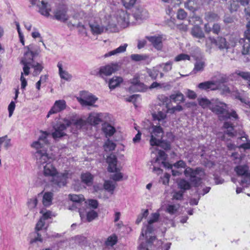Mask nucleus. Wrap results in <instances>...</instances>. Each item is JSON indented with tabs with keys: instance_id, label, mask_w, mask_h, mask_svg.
<instances>
[{
	"instance_id": "nucleus-37",
	"label": "nucleus",
	"mask_w": 250,
	"mask_h": 250,
	"mask_svg": "<svg viewBox=\"0 0 250 250\" xmlns=\"http://www.w3.org/2000/svg\"><path fill=\"white\" fill-rule=\"evenodd\" d=\"M205 66V63L204 61L201 60L197 61L194 64V68L193 71L195 73L198 72L202 71L204 70Z\"/></svg>"
},
{
	"instance_id": "nucleus-18",
	"label": "nucleus",
	"mask_w": 250,
	"mask_h": 250,
	"mask_svg": "<svg viewBox=\"0 0 250 250\" xmlns=\"http://www.w3.org/2000/svg\"><path fill=\"white\" fill-rule=\"evenodd\" d=\"M147 39L152 43L153 46L157 50H161L163 47V37L160 36L147 37Z\"/></svg>"
},
{
	"instance_id": "nucleus-46",
	"label": "nucleus",
	"mask_w": 250,
	"mask_h": 250,
	"mask_svg": "<svg viewBox=\"0 0 250 250\" xmlns=\"http://www.w3.org/2000/svg\"><path fill=\"white\" fill-rule=\"evenodd\" d=\"M98 216L97 213L93 210H90L86 213V217H85V221L91 222L95 219Z\"/></svg>"
},
{
	"instance_id": "nucleus-5",
	"label": "nucleus",
	"mask_w": 250,
	"mask_h": 250,
	"mask_svg": "<svg viewBox=\"0 0 250 250\" xmlns=\"http://www.w3.org/2000/svg\"><path fill=\"white\" fill-rule=\"evenodd\" d=\"M150 134V144L152 146H159L162 143L164 131L160 126L151 125L148 128Z\"/></svg>"
},
{
	"instance_id": "nucleus-45",
	"label": "nucleus",
	"mask_w": 250,
	"mask_h": 250,
	"mask_svg": "<svg viewBox=\"0 0 250 250\" xmlns=\"http://www.w3.org/2000/svg\"><path fill=\"white\" fill-rule=\"evenodd\" d=\"M116 186V183L109 180L105 181L104 185V189L108 191H113Z\"/></svg>"
},
{
	"instance_id": "nucleus-63",
	"label": "nucleus",
	"mask_w": 250,
	"mask_h": 250,
	"mask_svg": "<svg viewBox=\"0 0 250 250\" xmlns=\"http://www.w3.org/2000/svg\"><path fill=\"white\" fill-rule=\"evenodd\" d=\"M123 5L127 8L133 6L136 2V0H122Z\"/></svg>"
},
{
	"instance_id": "nucleus-2",
	"label": "nucleus",
	"mask_w": 250,
	"mask_h": 250,
	"mask_svg": "<svg viewBox=\"0 0 250 250\" xmlns=\"http://www.w3.org/2000/svg\"><path fill=\"white\" fill-rule=\"evenodd\" d=\"M159 216L160 215L158 213L155 212L151 214L147 224L142 229L141 236L143 237L145 236L148 243L152 242L155 239V237L151 235L153 230L152 224L158 220Z\"/></svg>"
},
{
	"instance_id": "nucleus-62",
	"label": "nucleus",
	"mask_w": 250,
	"mask_h": 250,
	"mask_svg": "<svg viewBox=\"0 0 250 250\" xmlns=\"http://www.w3.org/2000/svg\"><path fill=\"white\" fill-rule=\"evenodd\" d=\"M73 124L77 128H81L83 126L86 124L85 121L80 119L74 121L73 123L71 122V125Z\"/></svg>"
},
{
	"instance_id": "nucleus-7",
	"label": "nucleus",
	"mask_w": 250,
	"mask_h": 250,
	"mask_svg": "<svg viewBox=\"0 0 250 250\" xmlns=\"http://www.w3.org/2000/svg\"><path fill=\"white\" fill-rule=\"evenodd\" d=\"M30 2L32 5L37 6L41 14L47 17L50 16L51 8L48 2V0H30Z\"/></svg>"
},
{
	"instance_id": "nucleus-55",
	"label": "nucleus",
	"mask_w": 250,
	"mask_h": 250,
	"mask_svg": "<svg viewBox=\"0 0 250 250\" xmlns=\"http://www.w3.org/2000/svg\"><path fill=\"white\" fill-rule=\"evenodd\" d=\"M184 191L183 190L175 191L173 192L172 198L173 200H181L183 198V194Z\"/></svg>"
},
{
	"instance_id": "nucleus-28",
	"label": "nucleus",
	"mask_w": 250,
	"mask_h": 250,
	"mask_svg": "<svg viewBox=\"0 0 250 250\" xmlns=\"http://www.w3.org/2000/svg\"><path fill=\"white\" fill-rule=\"evenodd\" d=\"M87 121L92 125L99 124L102 120L100 118V114L98 113H91L87 118Z\"/></svg>"
},
{
	"instance_id": "nucleus-36",
	"label": "nucleus",
	"mask_w": 250,
	"mask_h": 250,
	"mask_svg": "<svg viewBox=\"0 0 250 250\" xmlns=\"http://www.w3.org/2000/svg\"><path fill=\"white\" fill-rule=\"evenodd\" d=\"M69 198L71 201L75 203H81L84 201V198L82 194H70Z\"/></svg>"
},
{
	"instance_id": "nucleus-49",
	"label": "nucleus",
	"mask_w": 250,
	"mask_h": 250,
	"mask_svg": "<svg viewBox=\"0 0 250 250\" xmlns=\"http://www.w3.org/2000/svg\"><path fill=\"white\" fill-rule=\"evenodd\" d=\"M172 62L168 61L166 63L160 64L159 66L162 68L163 71L168 72L172 69Z\"/></svg>"
},
{
	"instance_id": "nucleus-8",
	"label": "nucleus",
	"mask_w": 250,
	"mask_h": 250,
	"mask_svg": "<svg viewBox=\"0 0 250 250\" xmlns=\"http://www.w3.org/2000/svg\"><path fill=\"white\" fill-rule=\"evenodd\" d=\"M63 123H59L54 126L55 131L52 134V137L54 139L61 138L66 135L65 130L67 127L71 125V122L66 119L63 120Z\"/></svg>"
},
{
	"instance_id": "nucleus-41",
	"label": "nucleus",
	"mask_w": 250,
	"mask_h": 250,
	"mask_svg": "<svg viewBox=\"0 0 250 250\" xmlns=\"http://www.w3.org/2000/svg\"><path fill=\"white\" fill-rule=\"evenodd\" d=\"M31 66L34 69L33 72L34 76L38 75L41 72L43 68V67L41 65V64L35 62L31 64Z\"/></svg>"
},
{
	"instance_id": "nucleus-64",
	"label": "nucleus",
	"mask_w": 250,
	"mask_h": 250,
	"mask_svg": "<svg viewBox=\"0 0 250 250\" xmlns=\"http://www.w3.org/2000/svg\"><path fill=\"white\" fill-rule=\"evenodd\" d=\"M187 17V13L183 9L178 11L177 17L179 20H184Z\"/></svg>"
},
{
	"instance_id": "nucleus-1",
	"label": "nucleus",
	"mask_w": 250,
	"mask_h": 250,
	"mask_svg": "<svg viewBox=\"0 0 250 250\" xmlns=\"http://www.w3.org/2000/svg\"><path fill=\"white\" fill-rule=\"evenodd\" d=\"M48 134L46 132H42L39 139L34 142L31 145V147L36 149L35 153L37 164L43 168L42 173L45 177H51L53 183L59 187L64 186L66 184V180L71 177V173L68 171L63 173H58L57 170L52 163L54 158L52 154L47 152L49 144L47 139Z\"/></svg>"
},
{
	"instance_id": "nucleus-30",
	"label": "nucleus",
	"mask_w": 250,
	"mask_h": 250,
	"mask_svg": "<svg viewBox=\"0 0 250 250\" xmlns=\"http://www.w3.org/2000/svg\"><path fill=\"white\" fill-rule=\"evenodd\" d=\"M192 35L197 38L202 39L205 37L204 34L198 25H194L191 30Z\"/></svg>"
},
{
	"instance_id": "nucleus-22",
	"label": "nucleus",
	"mask_w": 250,
	"mask_h": 250,
	"mask_svg": "<svg viewBox=\"0 0 250 250\" xmlns=\"http://www.w3.org/2000/svg\"><path fill=\"white\" fill-rule=\"evenodd\" d=\"M198 87L199 88L202 90H208L210 89L211 90H214L218 89V86L215 83L211 81H207L203 83H200Z\"/></svg>"
},
{
	"instance_id": "nucleus-54",
	"label": "nucleus",
	"mask_w": 250,
	"mask_h": 250,
	"mask_svg": "<svg viewBox=\"0 0 250 250\" xmlns=\"http://www.w3.org/2000/svg\"><path fill=\"white\" fill-rule=\"evenodd\" d=\"M147 73L152 80H156L159 73V71L158 70L154 68L149 69L147 70Z\"/></svg>"
},
{
	"instance_id": "nucleus-52",
	"label": "nucleus",
	"mask_w": 250,
	"mask_h": 250,
	"mask_svg": "<svg viewBox=\"0 0 250 250\" xmlns=\"http://www.w3.org/2000/svg\"><path fill=\"white\" fill-rule=\"evenodd\" d=\"M148 215V209H143L142 213L140 214L136 219V223L139 224L143 220V218L146 217Z\"/></svg>"
},
{
	"instance_id": "nucleus-24",
	"label": "nucleus",
	"mask_w": 250,
	"mask_h": 250,
	"mask_svg": "<svg viewBox=\"0 0 250 250\" xmlns=\"http://www.w3.org/2000/svg\"><path fill=\"white\" fill-rule=\"evenodd\" d=\"M102 129L106 137H110L115 132V128L107 123H104L102 124Z\"/></svg>"
},
{
	"instance_id": "nucleus-32",
	"label": "nucleus",
	"mask_w": 250,
	"mask_h": 250,
	"mask_svg": "<svg viewBox=\"0 0 250 250\" xmlns=\"http://www.w3.org/2000/svg\"><path fill=\"white\" fill-rule=\"evenodd\" d=\"M165 167H167L169 169H172L173 167L175 168H185L186 167V164L185 162L182 160H180L176 163H174L173 165L167 163H163Z\"/></svg>"
},
{
	"instance_id": "nucleus-4",
	"label": "nucleus",
	"mask_w": 250,
	"mask_h": 250,
	"mask_svg": "<svg viewBox=\"0 0 250 250\" xmlns=\"http://www.w3.org/2000/svg\"><path fill=\"white\" fill-rule=\"evenodd\" d=\"M106 162L108 164V171L110 172H116L111 175V178L114 181H120L123 177V174L120 172V168L117 167V159L116 156L111 154L107 157Z\"/></svg>"
},
{
	"instance_id": "nucleus-26",
	"label": "nucleus",
	"mask_w": 250,
	"mask_h": 250,
	"mask_svg": "<svg viewBox=\"0 0 250 250\" xmlns=\"http://www.w3.org/2000/svg\"><path fill=\"white\" fill-rule=\"evenodd\" d=\"M216 45L221 50L228 49L229 48V44L226 41L225 38L223 37H218L217 39L214 40Z\"/></svg>"
},
{
	"instance_id": "nucleus-40",
	"label": "nucleus",
	"mask_w": 250,
	"mask_h": 250,
	"mask_svg": "<svg viewBox=\"0 0 250 250\" xmlns=\"http://www.w3.org/2000/svg\"><path fill=\"white\" fill-rule=\"evenodd\" d=\"M148 57L146 55L134 54L130 56V58L134 62L144 61L148 59Z\"/></svg>"
},
{
	"instance_id": "nucleus-50",
	"label": "nucleus",
	"mask_w": 250,
	"mask_h": 250,
	"mask_svg": "<svg viewBox=\"0 0 250 250\" xmlns=\"http://www.w3.org/2000/svg\"><path fill=\"white\" fill-rule=\"evenodd\" d=\"M116 147V145L112 141L109 139L105 143L104 145V149L106 151L113 150Z\"/></svg>"
},
{
	"instance_id": "nucleus-61",
	"label": "nucleus",
	"mask_w": 250,
	"mask_h": 250,
	"mask_svg": "<svg viewBox=\"0 0 250 250\" xmlns=\"http://www.w3.org/2000/svg\"><path fill=\"white\" fill-rule=\"evenodd\" d=\"M225 113L226 114L225 117L227 119L232 118L236 120L238 118V115L237 114L236 111L233 110H231L230 112H229L227 110V111Z\"/></svg>"
},
{
	"instance_id": "nucleus-51",
	"label": "nucleus",
	"mask_w": 250,
	"mask_h": 250,
	"mask_svg": "<svg viewBox=\"0 0 250 250\" xmlns=\"http://www.w3.org/2000/svg\"><path fill=\"white\" fill-rule=\"evenodd\" d=\"M34 56V53L32 51H29L24 54V57L22 59L26 60L28 62H30V64H31L34 62L33 61Z\"/></svg>"
},
{
	"instance_id": "nucleus-9",
	"label": "nucleus",
	"mask_w": 250,
	"mask_h": 250,
	"mask_svg": "<svg viewBox=\"0 0 250 250\" xmlns=\"http://www.w3.org/2000/svg\"><path fill=\"white\" fill-rule=\"evenodd\" d=\"M228 105L218 99L211 100L210 110L214 113L220 115L227 111Z\"/></svg>"
},
{
	"instance_id": "nucleus-60",
	"label": "nucleus",
	"mask_w": 250,
	"mask_h": 250,
	"mask_svg": "<svg viewBox=\"0 0 250 250\" xmlns=\"http://www.w3.org/2000/svg\"><path fill=\"white\" fill-rule=\"evenodd\" d=\"M182 110V106L180 105H177L176 106L173 107L172 108L167 107V113L173 114L175 111H180Z\"/></svg>"
},
{
	"instance_id": "nucleus-53",
	"label": "nucleus",
	"mask_w": 250,
	"mask_h": 250,
	"mask_svg": "<svg viewBox=\"0 0 250 250\" xmlns=\"http://www.w3.org/2000/svg\"><path fill=\"white\" fill-rule=\"evenodd\" d=\"M170 99L175 102H183L184 101V95L181 93H177L175 94H172L170 96Z\"/></svg>"
},
{
	"instance_id": "nucleus-29",
	"label": "nucleus",
	"mask_w": 250,
	"mask_h": 250,
	"mask_svg": "<svg viewBox=\"0 0 250 250\" xmlns=\"http://www.w3.org/2000/svg\"><path fill=\"white\" fill-rule=\"evenodd\" d=\"M53 194L52 192H45L42 198V203L44 206L48 207L52 204Z\"/></svg>"
},
{
	"instance_id": "nucleus-38",
	"label": "nucleus",
	"mask_w": 250,
	"mask_h": 250,
	"mask_svg": "<svg viewBox=\"0 0 250 250\" xmlns=\"http://www.w3.org/2000/svg\"><path fill=\"white\" fill-rule=\"evenodd\" d=\"M167 113L166 111H159L157 113H153L152 114V116L154 120H157L159 122L163 121L167 117Z\"/></svg>"
},
{
	"instance_id": "nucleus-17",
	"label": "nucleus",
	"mask_w": 250,
	"mask_h": 250,
	"mask_svg": "<svg viewBox=\"0 0 250 250\" xmlns=\"http://www.w3.org/2000/svg\"><path fill=\"white\" fill-rule=\"evenodd\" d=\"M201 4L200 0H188L184 5L186 8L194 12L199 8Z\"/></svg>"
},
{
	"instance_id": "nucleus-42",
	"label": "nucleus",
	"mask_w": 250,
	"mask_h": 250,
	"mask_svg": "<svg viewBox=\"0 0 250 250\" xmlns=\"http://www.w3.org/2000/svg\"><path fill=\"white\" fill-rule=\"evenodd\" d=\"M21 62L23 65V74L26 76L28 75L30 73V66H31V64H30V62L25 59H21Z\"/></svg>"
},
{
	"instance_id": "nucleus-19",
	"label": "nucleus",
	"mask_w": 250,
	"mask_h": 250,
	"mask_svg": "<svg viewBox=\"0 0 250 250\" xmlns=\"http://www.w3.org/2000/svg\"><path fill=\"white\" fill-rule=\"evenodd\" d=\"M91 31L93 35H99L103 33L104 30H106L105 27L97 22L89 23Z\"/></svg>"
},
{
	"instance_id": "nucleus-35",
	"label": "nucleus",
	"mask_w": 250,
	"mask_h": 250,
	"mask_svg": "<svg viewBox=\"0 0 250 250\" xmlns=\"http://www.w3.org/2000/svg\"><path fill=\"white\" fill-rule=\"evenodd\" d=\"M197 101L199 104L203 108H206L208 107L210 109L211 101H209L206 98H199Z\"/></svg>"
},
{
	"instance_id": "nucleus-11",
	"label": "nucleus",
	"mask_w": 250,
	"mask_h": 250,
	"mask_svg": "<svg viewBox=\"0 0 250 250\" xmlns=\"http://www.w3.org/2000/svg\"><path fill=\"white\" fill-rule=\"evenodd\" d=\"M130 81L131 84L129 87L130 90L141 92L143 91L146 89L145 85L140 82L138 75H135Z\"/></svg>"
},
{
	"instance_id": "nucleus-23",
	"label": "nucleus",
	"mask_w": 250,
	"mask_h": 250,
	"mask_svg": "<svg viewBox=\"0 0 250 250\" xmlns=\"http://www.w3.org/2000/svg\"><path fill=\"white\" fill-rule=\"evenodd\" d=\"M57 66L59 68V73L61 79L67 81H70L72 79V76L67 71L63 70L62 64L58 62Z\"/></svg>"
},
{
	"instance_id": "nucleus-3",
	"label": "nucleus",
	"mask_w": 250,
	"mask_h": 250,
	"mask_svg": "<svg viewBox=\"0 0 250 250\" xmlns=\"http://www.w3.org/2000/svg\"><path fill=\"white\" fill-rule=\"evenodd\" d=\"M184 174L187 177L189 178L190 182L195 186L200 185L202 179L205 175L204 171L199 167L193 169L188 167L184 170Z\"/></svg>"
},
{
	"instance_id": "nucleus-10",
	"label": "nucleus",
	"mask_w": 250,
	"mask_h": 250,
	"mask_svg": "<svg viewBox=\"0 0 250 250\" xmlns=\"http://www.w3.org/2000/svg\"><path fill=\"white\" fill-rule=\"evenodd\" d=\"M120 66L118 63H112L105 66L101 67L99 70L100 76H107L119 70Z\"/></svg>"
},
{
	"instance_id": "nucleus-14",
	"label": "nucleus",
	"mask_w": 250,
	"mask_h": 250,
	"mask_svg": "<svg viewBox=\"0 0 250 250\" xmlns=\"http://www.w3.org/2000/svg\"><path fill=\"white\" fill-rule=\"evenodd\" d=\"M119 25L123 28L126 27L129 23V15L127 12L123 10H118L116 12Z\"/></svg>"
},
{
	"instance_id": "nucleus-57",
	"label": "nucleus",
	"mask_w": 250,
	"mask_h": 250,
	"mask_svg": "<svg viewBox=\"0 0 250 250\" xmlns=\"http://www.w3.org/2000/svg\"><path fill=\"white\" fill-rule=\"evenodd\" d=\"M117 242V237L115 235L109 237L105 242V244L107 246H113Z\"/></svg>"
},
{
	"instance_id": "nucleus-6",
	"label": "nucleus",
	"mask_w": 250,
	"mask_h": 250,
	"mask_svg": "<svg viewBox=\"0 0 250 250\" xmlns=\"http://www.w3.org/2000/svg\"><path fill=\"white\" fill-rule=\"evenodd\" d=\"M78 101L83 106H92L98 100V98L90 93L82 91L80 97L77 98Z\"/></svg>"
},
{
	"instance_id": "nucleus-15",
	"label": "nucleus",
	"mask_w": 250,
	"mask_h": 250,
	"mask_svg": "<svg viewBox=\"0 0 250 250\" xmlns=\"http://www.w3.org/2000/svg\"><path fill=\"white\" fill-rule=\"evenodd\" d=\"M247 30L245 32L246 39L242 40L245 42L243 46L242 53L243 55H247L250 53V21L247 24Z\"/></svg>"
},
{
	"instance_id": "nucleus-27",
	"label": "nucleus",
	"mask_w": 250,
	"mask_h": 250,
	"mask_svg": "<svg viewBox=\"0 0 250 250\" xmlns=\"http://www.w3.org/2000/svg\"><path fill=\"white\" fill-rule=\"evenodd\" d=\"M123 81L122 77L119 76H114L111 79L108 83L109 87L111 89H113L118 86Z\"/></svg>"
},
{
	"instance_id": "nucleus-44",
	"label": "nucleus",
	"mask_w": 250,
	"mask_h": 250,
	"mask_svg": "<svg viewBox=\"0 0 250 250\" xmlns=\"http://www.w3.org/2000/svg\"><path fill=\"white\" fill-rule=\"evenodd\" d=\"M188 22L192 25H198L202 24V20L200 17L195 15L189 18Z\"/></svg>"
},
{
	"instance_id": "nucleus-43",
	"label": "nucleus",
	"mask_w": 250,
	"mask_h": 250,
	"mask_svg": "<svg viewBox=\"0 0 250 250\" xmlns=\"http://www.w3.org/2000/svg\"><path fill=\"white\" fill-rule=\"evenodd\" d=\"M244 136H242L241 137L238 138V139H241L243 142H247V143L241 145L238 147L244 149H250V141L248 140L247 136L244 133Z\"/></svg>"
},
{
	"instance_id": "nucleus-31",
	"label": "nucleus",
	"mask_w": 250,
	"mask_h": 250,
	"mask_svg": "<svg viewBox=\"0 0 250 250\" xmlns=\"http://www.w3.org/2000/svg\"><path fill=\"white\" fill-rule=\"evenodd\" d=\"M82 181L83 183L89 186L92 184L93 176L88 172L83 173L81 175Z\"/></svg>"
},
{
	"instance_id": "nucleus-47",
	"label": "nucleus",
	"mask_w": 250,
	"mask_h": 250,
	"mask_svg": "<svg viewBox=\"0 0 250 250\" xmlns=\"http://www.w3.org/2000/svg\"><path fill=\"white\" fill-rule=\"evenodd\" d=\"M158 99L160 101V103H159V104L160 105H165L166 108H167L169 101V99L167 97L163 95H161L158 96Z\"/></svg>"
},
{
	"instance_id": "nucleus-12",
	"label": "nucleus",
	"mask_w": 250,
	"mask_h": 250,
	"mask_svg": "<svg viewBox=\"0 0 250 250\" xmlns=\"http://www.w3.org/2000/svg\"><path fill=\"white\" fill-rule=\"evenodd\" d=\"M66 13L67 8L66 6H60L54 11V17L58 21L65 22L67 21L69 18V16Z\"/></svg>"
},
{
	"instance_id": "nucleus-13",
	"label": "nucleus",
	"mask_w": 250,
	"mask_h": 250,
	"mask_svg": "<svg viewBox=\"0 0 250 250\" xmlns=\"http://www.w3.org/2000/svg\"><path fill=\"white\" fill-rule=\"evenodd\" d=\"M66 107V102L63 100H60L55 101L53 106L50 109L47 115L49 118L50 115L61 112Z\"/></svg>"
},
{
	"instance_id": "nucleus-33",
	"label": "nucleus",
	"mask_w": 250,
	"mask_h": 250,
	"mask_svg": "<svg viewBox=\"0 0 250 250\" xmlns=\"http://www.w3.org/2000/svg\"><path fill=\"white\" fill-rule=\"evenodd\" d=\"M205 18L207 21L212 22L218 21L219 19V16L214 12H208L206 13Z\"/></svg>"
},
{
	"instance_id": "nucleus-25",
	"label": "nucleus",
	"mask_w": 250,
	"mask_h": 250,
	"mask_svg": "<svg viewBox=\"0 0 250 250\" xmlns=\"http://www.w3.org/2000/svg\"><path fill=\"white\" fill-rule=\"evenodd\" d=\"M127 46L128 45L127 43H125L123 45L120 46L117 48L106 53L104 55V57H108L113 55H116L119 54L124 53L126 51V47H127Z\"/></svg>"
},
{
	"instance_id": "nucleus-34",
	"label": "nucleus",
	"mask_w": 250,
	"mask_h": 250,
	"mask_svg": "<svg viewBox=\"0 0 250 250\" xmlns=\"http://www.w3.org/2000/svg\"><path fill=\"white\" fill-rule=\"evenodd\" d=\"M223 126L227 129L226 133L229 136H235V133L234 132V128L232 124L229 122H226L224 123Z\"/></svg>"
},
{
	"instance_id": "nucleus-58",
	"label": "nucleus",
	"mask_w": 250,
	"mask_h": 250,
	"mask_svg": "<svg viewBox=\"0 0 250 250\" xmlns=\"http://www.w3.org/2000/svg\"><path fill=\"white\" fill-rule=\"evenodd\" d=\"M38 203L37 199L33 198L28 200L27 205L30 209H34L36 208Z\"/></svg>"
},
{
	"instance_id": "nucleus-20",
	"label": "nucleus",
	"mask_w": 250,
	"mask_h": 250,
	"mask_svg": "<svg viewBox=\"0 0 250 250\" xmlns=\"http://www.w3.org/2000/svg\"><path fill=\"white\" fill-rule=\"evenodd\" d=\"M134 16L136 20H144L148 17V13L143 8L139 7L134 12Z\"/></svg>"
},
{
	"instance_id": "nucleus-16",
	"label": "nucleus",
	"mask_w": 250,
	"mask_h": 250,
	"mask_svg": "<svg viewBox=\"0 0 250 250\" xmlns=\"http://www.w3.org/2000/svg\"><path fill=\"white\" fill-rule=\"evenodd\" d=\"M235 170L239 176L244 177V179L242 180V183L247 182L248 180H250V174L248 172V167L247 166H239L235 167Z\"/></svg>"
},
{
	"instance_id": "nucleus-48",
	"label": "nucleus",
	"mask_w": 250,
	"mask_h": 250,
	"mask_svg": "<svg viewBox=\"0 0 250 250\" xmlns=\"http://www.w3.org/2000/svg\"><path fill=\"white\" fill-rule=\"evenodd\" d=\"M179 208V205H168L166 211L170 214H174L178 211Z\"/></svg>"
},
{
	"instance_id": "nucleus-59",
	"label": "nucleus",
	"mask_w": 250,
	"mask_h": 250,
	"mask_svg": "<svg viewBox=\"0 0 250 250\" xmlns=\"http://www.w3.org/2000/svg\"><path fill=\"white\" fill-rule=\"evenodd\" d=\"M190 56L187 54H180L177 56H176L174 58V61L175 62H179L181 61H185V60H189Z\"/></svg>"
},
{
	"instance_id": "nucleus-21",
	"label": "nucleus",
	"mask_w": 250,
	"mask_h": 250,
	"mask_svg": "<svg viewBox=\"0 0 250 250\" xmlns=\"http://www.w3.org/2000/svg\"><path fill=\"white\" fill-rule=\"evenodd\" d=\"M107 25L106 26V30H111V31H115V27L117 24L119 25L118 20L116 14H115L114 16H110L107 21Z\"/></svg>"
},
{
	"instance_id": "nucleus-39",
	"label": "nucleus",
	"mask_w": 250,
	"mask_h": 250,
	"mask_svg": "<svg viewBox=\"0 0 250 250\" xmlns=\"http://www.w3.org/2000/svg\"><path fill=\"white\" fill-rule=\"evenodd\" d=\"M178 186L179 188L182 189L181 190H183L184 191L190 188V184L185 179L180 180L178 183Z\"/></svg>"
},
{
	"instance_id": "nucleus-56",
	"label": "nucleus",
	"mask_w": 250,
	"mask_h": 250,
	"mask_svg": "<svg viewBox=\"0 0 250 250\" xmlns=\"http://www.w3.org/2000/svg\"><path fill=\"white\" fill-rule=\"evenodd\" d=\"M230 6L229 7V10L230 12H233L237 10L239 8V4L238 1L237 0H232V1H230Z\"/></svg>"
}]
</instances>
